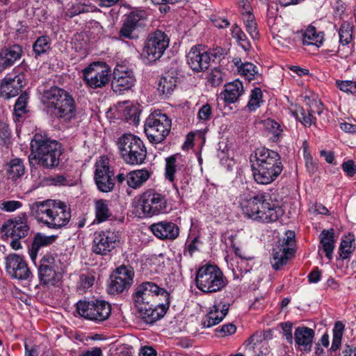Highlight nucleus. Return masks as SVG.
<instances>
[{"label":"nucleus","mask_w":356,"mask_h":356,"mask_svg":"<svg viewBox=\"0 0 356 356\" xmlns=\"http://www.w3.org/2000/svg\"><path fill=\"white\" fill-rule=\"evenodd\" d=\"M31 215L40 223L51 229L65 227L71 219V210L63 202L47 200L30 205Z\"/></svg>","instance_id":"f257e3e1"},{"label":"nucleus","mask_w":356,"mask_h":356,"mask_svg":"<svg viewBox=\"0 0 356 356\" xmlns=\"http://www.w3.org/2000/svg\"><path fill=\"white\" fill-rule=\"evenodd\" d=\"M268 193H244L239 197V205L243 214L248 218L262 222L276 221L282 214L277 204L270 203Z\"/></svg>","instance_id":"f03ea898"},{"label":"nucleus","mask_w":356,"mask_h":356,"mask_svg":"<svg viewBox=\"0 0 356 356\" xmlns=\"http://www.w3.org/2000/svg\"><path fill=\"white\" fill-rule=\"evenodd\" d=\"M254 157L252 175L259 184L267 185L273 182L283 170L280 156L274 151L264 147L257 148Z\"/></svg>","instance_id":"7ed1b4c3"},{"label":"nucleus","mask_w":356,"mask_h":356,"mask_svg":"<svg viewBox=\"0 0 356 356\" xmlns=\"http://www.w3.org/2000/svg\"><path fill=\"white\" fill-rule=\"evenodd\" d=\"M30 157L44 168H54L58 165L62 154L61 144L50 140L45 134L37 133L31 141Z\"/></svg>","instance_id":"20e7f679"},{"label":"nucleus","mask_w":356,"mask_h":356,"mask_svg":"<svg viewBox=\"0 0 356 356\" xmlns=\"http://www.w3.org/2000/svg\"><path fill=\"white\" fill-rule=\"evenodd\" d=\"M42 100L48 108L54 109L53 113L58 118L69 121L76 115L74 98L62 88L52 87L45 90Z\"/></svg>","instance_id":"39448f33"},{"label":"nucleus","mask_w":356,"mask_h":356,"mask_svg":"<svg viewBox=\"0 0 356 356\" xmlns=\"http://www.w3.org/2000/svg\"><path fill=\"white\" fill-rule=\"evenodd\" d=\"M195 284L199 290L210 293L221 291L227 281L218 266L206 264L196 271Z\"/></svg>","instance_id":"423d86ee"},{"label":"nucleus","mask_w":356,"mask_h":356,"mask_svg":"<svg viewBox=\"0 0 356 356\" xmlns=\"http://www.w3.org/2000/svg\"><path fill=\"white\" fill-rule=\"evenodd\" d=\"M171 120L159 110L152 112L146 119L145 133L151 143H159L169 134Z\"/></svg>","instance_id":"0eeeda50"},{"label":"nucleus","mask_w":356,"mask_h":356,"mask_svg":"<svg viewBox=\"0 0 356 356\" xmlns=\"http://www.w3.org/2000/svg\"><path fill=\"white\" fill-rule=\"evenodd\" d=\"M76 310L82 317L99 323L108 318L111 314V306L102 300H79L76 303Z\"/></svg>","instance_id":"6e6552de"},{"label":"nucleus","mask_w":356,"mask_h":356,"mask_svg":"<svg viewBox=\"0 0 356 356\" xmlns=\"http://www.w3.org/2000/svg\"><path fill=\"white\" fill-rule=\"evenodd\" d=\"M169 46L168 35L161 31H156L151 34L142 53V59L146 64L159 60Z\"/></svg>","instance_id":"1a4fd4ad"},{"label":"nucleus","mask_w":356,"mask_h":356,"mask_svg":"<svg viewBox=\"0 0 356 356\" xmlns=\"http://www.w3.org/2000/svg\"><path fill=\"white\" fill-rule=\"evenodd\" d=\"M83 80L91 88H101L107 85L111 79L110 67L104 62H94L82 70Z\"/></svg>","instance_id":"9d476101"},{"label":"nucleus","mask_w":356,"mask_h":356,"mask_svg":"<svg viewBox=\"0 0 356 356\" xmlns=\"http://www.w3.org/2000/svg\"><path fill=\"white\" fill-rule=\"evenodd\" d=\"M295 232L288 230L284 236L280 238L273 248V257L270 261L272 266L275 270H280L286 264L289 259L294 253Z\"/></svg>","instance_id":"9b49d317"},{"label":"nucleus","mask_w":356,"mask_h":356,"mask_svg":"<svg viewBox=\"0 0 356 356\" xmlns=\"http://www.w3.org/2000/svg\"><path fill=\"white\" fill-rule=\"evenodd\" d=\"M140 204L143 214L152 217L168 212V201L165 195L154 190H148L143 193Z\"/></svg>","instance_id":"f8f14e48"},{"label":"nucleus","mask_w":356,"mask_h":356,"mask_svg":"<svg viewBox=\"0 0 356 356\" xmlns=\"http://www.w3.org/2000/svg\"><path fill=\"white\" fill-rule=\"evenodd\" d=\"M119 242L120 234L117 231L106 229L96 232L93 236L92 250L96 254L106 255Z\"/></svg>","instance_id":"ddd939ff"},{"label":"nucleus","mask_w":356,"mask_h":356,"mask_svg":"<svg viewBox=\"0 0 356 356\" xmlns=\"http://www.w3.org/2000/svg\"><path fill=\"white\" fill-rule=\"evenodd\" d=\"M95 180L98 189L104 193L111 191L115 186L113 172L111 170L109 159L99 157L95 165Z\"/></svg>","instance_id":"4468645a"},{"label":"nucleus","mask_w":356,"mask_h":356,"mask_svg":"<svg viewBox=\"0 0 356 356\" xmlns=\"http://www.w3.org/2000/svg\"><path fill=\"white\" fill-rule=\"evenodd\" d=\"M161 296L169 303V293L163 288L151 282H145L140 284L136 289L134 295V305H144L152 303L154 298Z\"/></svg>","instance_id":"2eb2a0df"},{"label":"nucleus","mask_w":356,"mask_h":356,"mask_svg":"<svg viewBox=\"0 0 356 356\" xmlns=\"http://www.w3.org/2000/svg\"><path fill=\"white\" fill-rule=\"evenodd\" d=\"M148 15L147 12L140 8H134L127 15L122 26L120 31V36L129 39L137 38L134 31L146 25Z\"/></svg>","instance_id":"dca6fc26"},{"label":"nucleus","mask_w":356,"mask_h":356,"mask_svg":"<svg viewBox=\"0 0 356 356\" xmlns=\"http://www.w3.org/2000/svg\"><path fill=\"white\" fill-rule=\"evenodd\" d=\"M134 271L129 266H121L116 269L111 277L107 291L110 294H117L124 291L133 283Z\"/></svg>","instance_id":"f3484780"},{"label":"nucleus","mask_w":356,"mask_h":356,"mask_svg":"<svg viewBox=\"0 0 356 356\" xmlns=\"http://www.w3.org/2000/svg\"><path fill=\"white\" fill-rule=\"evenodd\" d=\"M7 273L13 279L29 280L33 277L32 273L23 256L10 254L5 259Z\"/></svg>","instance_id":"a211bd4d"},{"label":"nucleus","mask_w":356,"mask_h":356,"mask_svg":"<svg viewBox=\"0 0 356 356\" xmlns=\"http://www.w3.org/2000/svg\"><path fill=\"white\" fill-rule=\"evenodd\" d=\"M136 81L134 71L129 67L117 64L113 70L112 88L114 92L122 93L130 90Z\"/></svg>","instance_id":"6ab92c4d"},{"label":"nucleus","mask_w":356,"mask_h":356,"mask_svg":"<svg viewBox=\"0 0 356 356\" xmlns=\"http://www.w3.org/2000/svg\"><path fill=\"white\" fill-rule=\"evenodd\" d=\"M211 60V52L202 45L193 46L186 55L187 64L193 71L196 72L207 70Z\"/></svg>","instance_id":"aec40b11"},{"label":"nucleus","mask_w":356,"mask_h":356,"mask_svg":"<svg viewBox=\"0 0 356 356\" xmlns=\"http://www.w3.org/2000/svg\"><path fill=\"white\" fill-rule=\"evenodd\" d=\"M29 229L28 217L25 213H22L5 221L1 230L6 236L12 238H22L28 235Z\"/></svg>","instance_id":"412c9836"},{"label":"nucleus","mask_w":356,"mask_h":356,"mask_svg":"<svg viewBox=\"0 0 356 356\" xmlns=\"http://www.w3.org/2000/svg\"><path fill=\"white\" fill-rule=\"evenodd\" d=\"M24 85V76L18 74L12 76L7 74L1 81L0 93L2 97L7 99L17 96Z\"/></svg>","instance_id":"4be33fe9"},{"label":"nucleus","mask_w":356,"mask_h":356,"mask_svg":"<svg viewBox=\"0 0 356 356\" xmlns=\"http://www.w3.org/2000/svg\"><path fill=\"white\" fill-rule=\"evenodd\" d=\"M147 305L135 307L141 318L147 324H152L163 317L168 308V306L165 304H159L156 306H154L152 303Z\"/></svg>","instance_id":"5701e85b"},{"label":"nucleus","mask_w":356,"mask_h":356,"mask_svg":"<svg viewBox=\"0 0 356 356\" xmlns=\"http://www.w3.org/2000/svg\"><path fill=\"white\" fill-rule=\"evenodd\" d=\"M229 307V305L225 302L214 304L202 321L203 327H211L220 323L227 315Z\"/></svg>","instance_id":"b1692460"},{"label":"nucleus","mask_w":356,"mask_h":356,"mask_svg":"<svg viewBox=\"0 0 356 356\" xmlns=\"http://www.w3.org/2000/svg\"><path fill=\"white\" fill-rule=\"evenodd\" d=\"M150 229L154 236L163 240H174L179 234V227L175 223L166 220L154 223Z\"/></svg>","instance_id":"393cba45"},{"label":"nucleus","mask_w":356,"mask_h":356,"mask_svg":"<svg viewBox=\"0 0 356 356\" xmlns=\"http://www.w3.org/2000/svg\"><path fill=\"white\" fill-rule=\"evenodd\" d=\"M21 46L14 44L4 47L0 50V72L13 66L22 56Z\"/></svg>","instance_id":"a878e982"},{"label":"nucleus","mask_w":356,"mask_h":356,"mask_svg":"<svg viewBox=\"0 0 356 356\" xmlns=\"http://www.w3.org/2000/svg\"><path fill=\"white\" fill-rule=\"evenodd\" d=\"M165 177L170 181L181 178L185 170V163L180 155H172L165 159Z\"/></svg>","instance_id":"bb28decb"},{"label":"nucleus","mask_w":356,"mask_h":356,"mask_svg":"<svg viewBox=\"0 0 356 356\" xmlns=\"http://www.w3.org/2000/svg\"><path fill=\"white\" fill-rule=\"evenodd\" d=\"M3 172L8 179L17 181L25 174L24 161L17 157L7 161L3 165Z\"/></svg>","instance_id":"cd10ccee"},{"label":"nucleus","mask_w":356,"mask_h":356,"mask_svg":"<svg viewBox=\"0 0 356 356\" xmlns=\"http://www.w3.org/2000/svg\"><path fill=\"white\" fill-rule=\"evenodd\" d=\"M314 331L305 326L296 328L294 332V341L300 350L309 351L314 338Z\"/></svg>","instance_id":"c85d7f7f"},{"label":"nucleus","mask_w":356,"mask_h":356,"mask_svg":"<svg viewBox=\"0 0 356 356\" xmlns=\"http://www.w3.org/2000/svg\"><path fill=\"white\" fill-rule=\"evenodd\" d=\"M243 93V83L238 79H236L225 85L221 96L227 104H232L236 102Z\"/></svg>","instance_id":"c756f323"},{"label":"nucleus","mask_w":356,"mask_h":356,"mask_svg":"<svg viewBox=\"0 0 356 356\" xmlns=\"http://www.w3.org/2000/svg\"><path fill=\"white\" fill-rule=\"evenodd\" d=\"M146 156V147L141 139L139 138L134 147L129 149L127 155H124L122 159L128 164L138 165L144 162Z\"/></svg>","instance_id":"7c9ffc66"},{"label":"nucleus","mask_w":356,"mask_h":356,"mask_svg":"<svg viewBox=\"0 0 356 356\" xmlns=\"http://www.w3.org/2000/svg\"><path fill=\"white\" fill-rule=\"evenodd\" d=\"M334 232L333 229H323L320 234V245L318 248V254L321 255V251L323 250L326 257L331 260L332 253L335 247Z\"/></svg>","instance_id":"2f4dec72"},{"label":"nucleus","mask_w":356,"mask_h":356,"mask_svg":"<svg viewBox=\"0 0 356 356\" xmlns=\"http://www.w3.org/2000/svg\"><path fill=\"white\" fill-rule=\"evenodd\" d=\"M57 236H46L41 233H38L33 238V241L29 248V254L31 259L34 262L38 256V252L41 248L49 245L55 242Z\"/></svg>","instance_id":"473e14b6"},{"label":"nucleus","mask_w":356,"mask_h":356,"mask_svg":"<svg viewBox=\"0 0 356 356\" xmlns=\"http://www.w3.org/2000/svg\"><path fill=\"white\" fill-rule=\"evenodd\" d=\"M39 277L40 282L44 285H55L60 279V275L56 272L54 267H46L45 266H40Z\"/></svg>","instance_id":"72a5a7b5"},{"label":"nucleus","mask_w":356,"mask_h":356,"mask_svg":"<svg viewBox=\"0 0 356 356\" xmlns=\"http://www.w3.org/2000/svg\"><path fill=\"white\" fill-rule=\"evenodd\" d=\"M118 113L127 121H131L134 124L139 122L138 108L130 102H121L118 106Z\"/></svg>","instance_id":"f704fd0d"},{"label":"nucleus","mask_w":356,"mask_h":356,"mask_svg":"<svg viewBox=\"0 0 356 356\" xmlns=\"http://www.w3.org/2000/svg\"><path fill=\"white\" fill-rule=\"evenodd\" d=\"M324 41V33L318 32L314 26H309L305 30L302 42L304 45H314L319 47Z\"/></svg>","instance_id":"c9c22d12"},{"label":"nucleus","mask_w":356,"mask_h":356,"mask_svg":"<svg viewBox=\"0 0 356 356\" xmlns=\"http://www.w3.org/2000/svg\"><path fill=\"white\" fill-rule=\"evenodd\" d=\"M150 174L145 169L133 170L128 173V186L132 188L140 187L149 177Z\"/></svg>","instance_id":"e433bc0d"},{"label":"nucleus","mask_w":356,"mask_h":356,"mask_svg":"<svg viewBox=\"0 0 356 356\" xmlns=\"http://www.w3.org/2000/svg\"><path fill=\"white\" fill-rule=\"evenodd\" d=\"M139 138L136 135L124 134L118 139L117 145L122 157L127 155V151L134 147Z\"/></svg>","instance_id":"4c0bfd02"},{"label":"nucleus","mask_w":356,"mask_h":356,"mask_svg":"<svg viewBox=\"0 0 356 356\" xmlns=\"http://www.w3.org/2000/svg\"><path fill=\"white\" fill-rule=\"evenodd\" d=\"M95 220L98 223L104 222L112 216L108 207V201L98 200L95 202Z\"/></svg>","instance_id":"58836bf2"},{"label":"nucleus","mask_w":356,"mask_h":356,"mask_svg":"<svg viewBox=\"0 0 356 356\" xmlns=\"http://www.w3.org/2000/svg\"><path fill=\"white\" fill-rule=\"evenodd\" d=\"M177 85V79L170 74L161 77L158 82L157 90L163 95H170Z\"/></svg>","instance_id":"ea45409f"},{"label":"nucleus","mask_w":356,"mask_h":356,"mask_svg":"<svg viewBox=\"0 0 356 356\" xmlns=\"http://www.w3.org/2000/svg\"><path fill=\"white\" fill-rule=\"evenodd\" d=\"M291 115L296 118L297 120L300 122L305 127H311L315 123V118L308 111L307 113L302 107H296L291 110Z\"/></svg>","instance_id":"a19ab883"},{"label":"nucleus","mask_w":356,"mask_h":356,"mask_svg":"<svg viewBox=\"0 0 356 356\" xmlns=\"http://www.w3.org/2000/svg\"><path fill=\"white\" fill-rule=\"evenodd\" d=\"M243 19L247 32L252 39H257L259 36V31L257 30V25L253 14L252 13H244V15H243Z\"/></svg>","instance_id":"79ce46f5"},{"label":"nucleus","mask_w":356,"mask_h":356,"mask_svg":"<svg viewBox=\"0 0 356 356\" xmlns=\"http://www.w3.org/2000/svg\"><path fill=\"white\" fill-rule=\"evenodd\" d=\"M343 330V323H341V321L336 322L333 328V337L330 350L336 351L339 348L341 343Z\"/></svg>","instance_id":"37998d69"},{"label":"nucleus","mask_w":356,"mask_h":356,"mask_svg":"<svg viewBox=\"0 0 356 356\" xmlns=\"http://www.w3.org/2000/svg\"><path fill=\"white\" fill-rule=\"evenodd\" d=\"M232 271L236 278H239L242 276L243 273H246L252 268V266L249 265L248 259L245 257H241L237 259L235 264H232Z\"/></svg>","instance_id":"c03bdc74"},{"label":"nucleus","mask_w":356,"mask_h":356,"mask_svg":"<svg viewBox=\"0 0 356 356\" xmlns=\"http://www.w3.org/2000/svg\"><path fill=\"white\" fill-rule=\"evenodd\" d=\"M263 97L262 92L260 88H255L252 90L250 99L247 104V108L250 111H254L261 106L263 102L261 99Z\"/></svg>","instance_id":"a18cd8bd"},{"label":"nucleus","mask_w":356,"mask_h":356,"mask_svg":"<svg viewBox=\"0 0 356 356\" xmlns=\"http://www.w3.org/2000/svg\"><path fill=\"white\" fill-rule=\"evenodd\" d=\"M232 35L245 51L250 49V43L240 27L234 26L232 29Z\"/></svg>","instance_id":"49530a36"},{"label":"nucleus","mask_w":356,"mask_h":356,"mask_svg":"<svg viewBox=\"0 0 356 356\" xmlns=\"http://www.w3.org/2000/svg\"><path fill=\"white\" fill-rule=\"evenodd\" d=\"M353 28L347 22L343 23L339 30V41L343 45L348 44L352 40Z\"/></svg>","instance_id":"de8ad7c7"},{"label":"nucleus","mask_w":356,"mask_h":356,"mask_svg":"<svg viewBox=\"0 0 356 356\" xmlns=\"http://www.w3.org/2000/svg\"><path fill=\"white\" fill-rule=\"evenodd\" d=\"M305 100L307 104L309 106V112L312 113H317L320 115L323 111V104L318 99L317 95L315 94L312 95L311 97L305 96Z\"/></svg>","instance_id":"09e8293b"},{"label":"nucleus","mask_w":356,"mask_h":356,"mask_svg":"<svg viewBox=\"0 0 356 356\" xmlns=\"http://www.w3.org/2000/svg\"><path fill=\"white\" fill-rule=\"evenodd\" d=\"M33 47L36 55L44 54L50 49V40L47 36L40 37L36 40Z\"/></svg>","instance_id":"8fccbe9b"},{"label":"nucleus","mask_w":356,"mask_h":356,"mask_svg":"<svg viewBox=\"0 0 356 356\" xmlns=\"http://www.w3.org/2000/svg\"><path fill=\"white\" fill-rule=\"evenodd\" d=\"M281 20L280 17H275L273 12L270 11V10H268L267 13V23L268 26H270L271 31L273 34L274 35L273 38L275 40H277L278 42L280 40H278L279 38H282L281 35H280V29H278V22Z\"/></svg>","instance_id":"3c124183"},{"label":"nucleus","mask_w":356,"mask_h":356,"mask_svg":"<svg viewBox=\"0 0 356 356\" xmlns=\"http://www.w3.org/2000/svg\"><path fill=\"white\" fill-rule=\"evenodd\" d=\"M354 239H342L339 247V256L342 259H348L354 252Z\"/></svg>","instance_id":"603ef678"},{"label":"nucleus","mask_w":356,"mask_h":356,"mask_svg":"<svg viewBox=\"0 0 356 356\" xmlns=\"http://www.w3.org/2000/svg\"><path fill=\"white\" fill-rule=\"evenodd\" d=\"M29 95L26 92L22 93L17 99L14 106V111L16 116L21 117L26 113V105Z\"/></svg>","instance_id":"864d4df0"},{"label":"nucleus","mask_w":356,"mask_h":356,"mask_svg":"<svg viewBox=\"0 0 356 356\" xmlns=\"http://www.w3.org/2000/svg\"><path fill=\"white\" fill-rule=\"evenodd\" d=\"M256 66L251 63H244L243 66L238 72L248 81H251L259 75Z\"/></svg>","instance_id":"5fc2aeb1"},{"label":"nucleus","mask_w":356,"mask_h":356,"mask_svg":"<svg viewBox=\"0 0 356 356\" xmlns=\"http://www.w3.org/2000/svg\"><path fill=\"white\" fill-rule=\"evenodd\" d=\"M89 11L88 7L85 3H76L72 4L65 13V16L72 18L79 14L87 13Z\"/></svg>","instance_id":"6e6d98bb"},{"label":"nucleus","mask_w":356,"mask_h":356,"mask_svg":"<svg viewBox=\"0 0 356 356\" xmlns=\"http://www.w3.org/2000/svg\"><path fill=\"white\" fill-rule=\"evenodd\" d=\"M336 86L340 90L346 93L356 95V81L337 80Z\"/></svg>","instance_id":"4d7b16f0"},{"label":"nucleus","mask_w":356,"mask_h":356,"mask_svg":"<svg viewBox=\"0 0 356 356\" xmlns=\"http://www.w3.org/2000/svg\"><path fill=\"white\" fill-rule=\"evenodd\" d=\"M22 207V203L17 200L3 201L0 204V209L6 212H13Z\"/></svg>","instance_id":"13d9d810"},{"label":"nucleus","mask_w":356,"mask_h":356,"mask_svg":"<svg viewBox=\"0 0 356 356\" xmlns=\"http://www.w3.org/2000/svg\"><path fill=\"white\" fill-rule=\"evenodd\" d=\"M264 127L274 136H278L280 134V124L273 119L268 118L263 121Z\"/></svg>","instance_id":"bf43d9fd"},{"label":"nucleus","mask_w":356,"mask_h":356,"mask_svg":"<svg viewBox=\"0 0 356 356\" xmlns=\"http://www.w3.org/2000/svg\"><path fill=\"white\" fill-rule=\"evenodd\" d=\"M95 282V277L92 275L83 274L80 276L79 289L83 291H86L90 288Z\"/></svg>","instance_id":"052dcab7"},{"label":"nucleus","mask_w":356,"mask_h":356,"mask_svg":"<svg viewBox=\"0 0 356 356\" xmlns=\"http://www.w3.org/2000/svg\"><path fill=\"white\" fill-rule=\"evenodd\" d=\"M211 114L212 110L210 105L204 104L199 109L197 118L200 121L205 122L210 119Z\"/></svg>","instance_id":"680f3d73"},{"label":"nucleus","mask_w":356,"mask_h":356,"mask_svg":"<svg viewBox=\"0 0 356 356\" xmlns=\"http://www.w3.org/2000/svg\"><path fill=\"white\" fill-rule=\"evenodd\" d=\"M10 136V131L8 124L3 120H0V143H5Z\"/></svg>","instance_id":"e2e57ef3"},{"label":"nucleus","mask_w":356,"mask_h":356,"mask_svg":"<svg viewBox=\"0 0 356 356\" xmlns=\"http://www.w3.org/2000/svg\"><path fill=\"white\" fill-rule=\"evenodd\" d=\"M342 168L348 176H353L356 172V168L352 160L344 162L342 164Z\"/></svg>","instance_id":"0e129e2a"},{"label":"nucleus","mask_w":356,"mask_h":356,"mask_svg":"<svg viewBox=\"0 0 356 356\" xmlns=\"http://www.w3.org/2000/svg\"><path fill=\"white\" fill-rule=\"evenodd\" d=\"M210 20L213 26L219 29L225 28L229 25V22L226 19L217 17L216 16L211 17Z\"/></svg>","instance_id":"69168bd1"},{"label":"nucleus","mask_w":356,"mask_h":356,"mask_svg":"<svg viewBox=\"0 0 356 356\" xmlns=\"http://www.w3.org/2000/svg\"><path fill=\"white\" fill-rule=\"evenodd\" d=\"M139 356H156V351L152 347L145 346L140 348Z\"/></svg>","instance_id":"338daca9"},{"label":"nucleus","mask_w":356,"mask_h":356,"mask_svg":"<svg viewBox=\"0 0 356 356\" xmlns=\"http://www.w3.org/2000/svg\"><path fill=\"white\" fill-rule=\"evenodd\" d=\"M321 272L318 268H315L308 275L310 283H317L321 280Z\"/></svg>","instance_id":"774afa93"}]
</instances>
